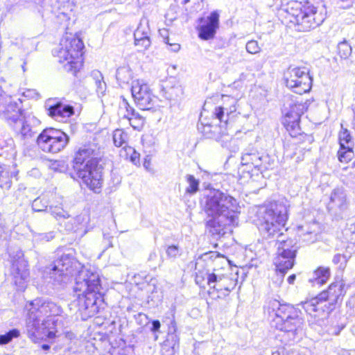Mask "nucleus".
<instances>
[{"label":"nucleus","mask_w":355,"mask_h":355,"mask_svg":"<svg viewBox=\"0 0 355 355\" xmlns=\"http://www.w3.org/2000/svg\"><path fill=\"white\" fill-rule=\"evenodd\" d=\"M267 158L266 156H262L257 152L245 153L242 155L241 163L243 165H251L260 169L263 166V160Z\"/></svg>","instance_id":"obj_25"},{"label":"nucleus","mask_w":355,"mask_h":355,"mask_svg":"<svg viewBox=\"0 0 355 355\" xmlns=\"http://www.w3.org/2000/svg\"><path fill=\"white\" fill-rule=\"evenodd\" d=\"M12 181L9 171L6 168L0 165V187L9 189L11 187Z\"/></svg>","instance_id":"obj_39"},{"label":"nucleus","mask_w":355,"mask_h":355,"mask_svg":"<svg viewBox=\"0 0 355 355\" xmlns=\"http://www.w3.org/2000/svg\"><path fill=\"white\" fill-rule=\"evenodd\" d=\"M27 94H26V96H30V97H33V94H35V92L34 91H31V90H28L27 91Z\"/></svg>","instance_id":"obj_57"},{"label":"nucleus","mask_w":355,"mask_h":355,"mask_svg":"<svg viewBox=\"0 0 355 355\" xmlns=\"http://www.w3.org/2000/svg\"><path fill=\"white\" fill-rule=\"evenodd\" d=\"M293 243L291 239L278 240L277 251L282 252V253H288L289 255L296 254V248L293 246Z\"/></svg>","instance_id":"obj_35"},{"label":"nucleus","mask_w":355,"mask_h":355,"mask_svg":"<svg viewBox=\"0 0 355 355\" xmlns=\"http://www.w3.org/2000/svg\"><path fill=\"white\" fill-rule=\"evenodd\" d=\"M286 355H305L304 353L300 352L297 349L287 350Z\"/></svg>","instance_id":"obj_53"},{"label":"nucleus","mask_w":355,"mask_h":355,"mask_svg":"<svg viewBox=\"0 0 355 355\" xmlns=\"http://www.w3.org/2000/svg\"><path fill=\"white\" fill-rule=\"evenodd\" d=\"M337 4V6L343 9H347L350 8L353 3L355 2V0H334Z\"/></svg>","instance_id":"obj_49"},{"label":"nucleus","mask_w":355,"mask_h":355,"mask_svg":"<svg viewBox=\"0 0 355 355\" xmlns=\"http://www.w3.org/2000/svg\"><path fill=\"white\" fill-rule=\"evenodd\" d=\"M98 151L94 145L84 146L75 153L73 168L78 178L91 190L100 192L102 185L101 170L98 167Z\"/></svg>","instance_id":"obj_4"},{"label":"nucleus","mask_w":355,"mask_h":355,"mask_svg":"<svg viewBox=\"0 0 355 355\" xmlns=\"http://www.w3.org/2000/svg\"><path fill=\"white\" fill-rule=\"evenodd\" d=\"M318 224L313 223L298 227L297 234L306 242H313L316 240Z\"/></svg>","instance_id":"obj_26"},{"label":"nucleus","mask_w":355,"mask_h":355,"mask_svg":"<svg viewBox=\"0 0 355 355\" xmlns=\"http://www.w3.org/2000/svg\"><path fill=\"white\" fill-rule=\"evenodd\" d=\"M20 331L17 329H12L3 334H0V345L10 343L14 338L19 337Z\"/></svg>","instance_id":"obj_41"},{"label":"nucleus","mask_w":355,"mask_h":355,"mask_svg":"<svg viewBox=\"0 0 355 355\" xmlns=\"http://www.w3.org/2000/svg\"><path fill=\"white\" fill-rule=\"evenodd\" d=\"M166 253L169 259H175L181 254V250L178 245H168L166 250Z\"/></svg>","instance_id":"obj_46"},{"label":"nucleus","mask_w":355,"mask_h":355,"mask_svg":"<svg viewBox=\"0 0 355 355\" xmlns=\"http://www.w3.org/2000/svg\"><path fill=\"white\" fill-rule=\"evenodd\" d=\"M353 157V148L349 146L344 148L340 147V149L338 151V157L340 162L347 163L352 160Z\"/></svg>","instance_id":"obj_38"},{"label":"nucleus","mask_w":355,"mask_h":355,"mask_svg":"<svg viewBox=\"0 0 355 355\" xmlns=\"http://www.w3.org/2000/svg\"><path fill=\"white\" fill-rule=\"evenodd\" d=\"M295 279H296V276H295V275H294V274H293V275H290V276L288 277L287 281H288V282L290 284H293L294 283V282H295Z\"/></svg>","instance_id":"obj_55"},{"label":"nucleus","mask_w":355,"mask_h":355,"mask_svg":"<svg viewBox=\"0 0 355 355\" xmlns=\"http://www.w3.org/2000/svg\"><path fill=\"white\" fill-rule=\"evenodd\" d=\"M309 104V101L304 102L292 101L288 104V110L285 111L282 123L292 137L300 135V117L307 110Z\"/></svg>","instance_id":"obj_12"},{"label":"nucleus","mask_w":355,"mask_h":355,"mask_svg":"<svg viewBox=\"0 0 355 355\" xmlns=\"http://www.w3.org/2000/svg\"><path fill=\"white\" fill-rule=\"evenodd\" d=\"M69 137L64 132L55 128H46L37 137L38 146L46 153H56L63 150L69 142Z\"/></svg>","instance_id":"obj_10"},{"label":"nucleus","mask_w":355,"mask_h":355,"mask_svg":"<svg viewBox=\"0 0 355 355\" xmlns=\"http://www.w3.org/2000/svg\"><path fill=\"white\" fill-rule=\"evenodd\" d=\"M112 139L115 146L131 151L132 148L128 145V135L123 129H116L112 133Z\"/></svg>","instance_id":"obj_31"},{"label":"nucleus","mask_w":355,"mask_h":355,"mask_svg":"<svg viewBox=\"0 0 355 355\" xmlns=\"http://www.w3.org/2000/svg\"><path fill=\"white\" fill-rule=\"evenodd\" d=\"M73 114L74 109L73 106L60 102L51 105L49 108V114L60 122L66 121Z\"/></svg>","instance_id":"obj_22"},{"label":"nucleus","mask_w":355,"mask_h":355,"mask_svg":"<svg viewBox=\"0 0 355 355\" xmlns=\"http://www.w3.org/2000/svg\"><path fill=\"white\" fill-rule=\"evenodd\" d=\"M240 207L237 200L227 193L211 189L205 198L204 211L209 218L207 227L213 235L232 232L238 225Z\"/></svg>","instance_id":"obj_1"},{"label":"nucleus","mask_w":355,"mask_h":355,"mask_svg":"<svg viewBox=\"0 0 355 355\" xmlns=\"http://www.w3.org/2000/svg\"><path fill=\"white\" fill-rule=\"evenodd\" d=\"M69 335V337L70 339H71L72 336H73V334L72 333H67V336Z\"/></svg>","instance_id":"obj_61"},{"label":"nucleus","mask_w":355,"mask_h":355,"mask_svg":"<svg viewBox=\"0 0 355 355\" xmlns=\"http://www.w3.org/2000/svg\"><path fill=\"white\" fill-rule=\"evenodd\" d=\"M131 111L135 112V110L130 106L128 101L123 98L120 105V114H121L123 118L129 119Z\"/></svg>","instance_id":"obj_43"},{"label":"nucleus","mask_w":355,"mask_h":355,"mask_svg":"<svg viewBox=\"0 0 355 355\" xmlns=\"http://www.w3.org/2000/svg\"><path fill=\"white\" fill-rule=\"evenodd\" d=\"M131 93L135 102L141 110H149L153 107L155 97L144 80L137 79L132 82Z\"/></svg>","instance_id":"obj_13"},{"label":"nucleus","mask_w":355,"mask_h":355,"mask_svg":"<svg viewBox=\"0 0 355 355\" xmlns=\"http://www.w3.org/2000/svg\"><path fill=\"white\" fill-rule=\"evenodd\" d=\"M161 327L160 322L157 320H153L152 322V327L150 329L151 331L153 332H157L159 330Z\"/></svg>","instance_id":"obj_50"},{"label":"nucleus","mask_w":355,"mask_h":355,"mask_svg":"<svg viewBox=\"0 0 355 355\" xmlns=\"http://www.w3.org/2000/svg\"><path fill=\"white\" fill-rule=\"evenodd\" d=\"M37 122L38 121L34 116H29L23 119H20L17 125V128L15 130L23 139L31 138L37 133V130L33 123Z\"/></svg>","instance_id":"obj_23"},{"label":"nucleus","mask_w":355,"mask_h":355,"mask_svg":"<svg viewBox=\"0 0 355 355\" xmlns=\"http://www.w3.org/2000/svg\"><path fill=\"white\" fill-rule=\"evenodd\" d=\"M170 50L173 52H178L180 49V45L178 43L169 44Z\"/></svg>","instance_id":"obj_52"},{"label":"nucleus","mask_w":355,"mask_h":355,"mask_svg":"<svg viewBox=\"0 0 355 355\" xmlns=\"http://www.w3.org/2000/svg\"><path fill=\"white\" fill-rule=\"evenodd\" d=\"M287 12L293 17L297 31H309L322 24L327 10L322 0H306L303 3L292 1L288 4Z\"/></svg>","instance_id":"obj_5"},{"label":"nucleus","mask_w":355,"mask_h":355,"mask_svg":"<svg viewBox=\"0 0 355 355\" xmlns=\"http://www.w3.org/2000/svg\"><path fill=\"white\" fill-rule=\"evenodd\" d=\"M186 180L189 186L186 189V193L190 195H193L199 190L200 182L192 175H187Z\"/></svg>","instance_id":"obj_40"},{"label":"nucleus","mask_w":355,"mask_h":355,"mask_svg":"<svg viewBox=\"0 0 355 355\" xmlns=\"http://www.w3.org/2000/svg\"><path fill=\"white\" fill-rule=\"evenodd\" d=\"M295 256V254L289 255L288 253H282V252L277 251L276 256L274 258L273 261L276 267L277 272L282 275V279H283L284 274L293 267Z\"/></svg>","instance_id":"obj_21"},{"label":"nucleus","mask_w":355,"mask_h":355,"mask_svg":"<svg viewBox=\"0 0 355 355\" xmlns=\"http://www.w3.org/2000/svg\"><path fill=\"white\" fill-rule=\"evenodd\" d=\"M116 78L120 84H128L132 78V72L129 66H123L117 69Z\"/></svg>","instance_id":"obj_33"},{"label":"nucleus","mask_w":355,"mask_h":355,"mask_svg":"<svg viewBox=\"0 0 355 355\" xmlns=\"http://www.w3.org/2000/svg\"><path fill=\"white\" fill-rule=\"evenodd\" d=\"M339 143L340 147H351L354 148V141L349 132L347 129H343L339 133Z\"/></svg>","instance_id":"obj_42"},{"label":"nucleus","mask_w":355,"mask_h":355,"mask_svg":"<svg viewBox=\"0 0 355 355\" xmlns=\"http://www.w3.org/2000/svg\"><path fill=\"white\" fill-rule=\"evenodd\" d=\"M222 98L224 105L216 107L214 114L220 121L227 123L229 114L234 112L236 110V100L233 97L226 95H223Z\"/></svg>","instance_id":"obj_20"},{"label":"nucleus","mask_w":355,"mask_h":355,"mask_svg":"<svg viewBox=\"0 0 355 355\" xmlns=\"http://www.w3.org/2000/svg\"><path fill=\"white\" fill-rule=\"evenodd\" d=\"M343 286L340 282H334L329 285L327 290L318 295L319 300L324 304L321 306L323 312L329 313L335 309L336 304L343 295Z\"/></svg>","instance_id":"obj_16"},{"label":"nucleus","mask_w":355,"mask_h":355,"mask_svg":"<svg viewBox=\"0 0 355 355\" xmlns=\"http://www.w3.org/2000/svg\"><path fill=\"white\" fill-rule=\"evenodd\" d=\"M54 238L53 232L49 233H33V241L34 242L49 241Z\"/></svg>","instance_id":"obj_44"},{"label":"nucleus","mask_w":355,"mask_h":355,"mask_svg":"<svg viewBox=\"0 0 355 355\" xmlns=\"http://www.w3.org/2000/svg\"><path fill=\"white\" fill-rule=\"evenodd\" d=\"M164 42L169 46V44H172L170 41V39L168 37H166V38H164Z\"/></svg>","instance_id":"obj_59"},{"label":"nucleus","mask_w":355,"mask_h":355,"mask_svg":"<svg viewBox=\"0 0 355 355\" xmlns=\"http://www.w3.org/2000/svg\"><path fill=\"white\" fill-rule=\"evenodd\" d=\"M245 49L247 52L250 54H257L261 51V47L256 40L248 41L245 45Z\"/></svg>","instance_id":"obj_47"},{"label":"nucleus","mask_w":355,"mask_h":355,"mask_svg":"<svg viewBox=\"0 0 355 355\" xmlns=\"http://www.w3.org/2000/svg\"><path fill=\"white\" fill-rule=\"evenodd\" d=\"M10 256L13 259L11 273L14 283L18 290L22 291L25 288L29 277L27 262L24 259L23 252L21 250L17 252L15 257L11 254Z\"/></svg>","instance_id":"obj_15"},{"label":"nucleus","mask_w":355,"mask_h":355,"mask_svg":"<svg viewBox=\"0 0 355 355\" xmlns=\"http://www.w3.org/2000/svg\"><path fill=\"white\" fill-rule=\"evenodd\" d=\"M219 15L217 12H212L207 17L205 24L200 26L198 28V36L204 40H208L214 37L216 29L218 27Z\"/></svg>","instance_id":"obj_19"},{"label":"nucleus","mask_w":355,"mask_h":355,"mask_svg":"<svg viewBox=\"0 0 355 355\" xmlns=\"http://www.w3.org/2000/svg\"><path fill=\"white\" fill-rule=\"evenodd\" d=\"M287 219L288 209L282 202H271L259 211V229L268 236H281Z\"/></svg>","instance_id":"obj_8"},{"label":"nucleus","mask_w":355,"mask_h":355,"mask_svg":"<svg viewBox=\"0 0 355 355\" xmlns=\"http://www.w3.org/2000/svg\"><path fill=\"white\" fill-rule=\"evenodd\" d=\"M83 48L84 44L80 38L67 33L53 51V54L59 62L64 63L63 67L67 71L76 74L82 67Z\"/></svg>","instance_id":"obj_7"},{"label":"nucleus","mask_w":355,"mask_h":355,"mask_svg":"<svg viewBox=\"0 0 355 355\" xmlns=\"http://www.w3.org/2000/svg\"><path fill=\"white\" fill-rule=\"evenodd\" d=\"M89 221V216L86 214H80L76 217L70 218L63 224L64 229L68 232H77L83 230Z\"/></svg>","instance_id":"obj_24"},{"label":"nucleus","mask_w":355,"mask_h":355,"mask_svg":"<svg viewBox=\"0 0 355 355\" xmlns=\"http://www.w3.org/2000/svg\"><path fill=\"white\" fill-rule=\"evenodd\" d=\"M148 164H149V163H147L146 162H144V166L146 168H147Z\"/></svg>","instance_id":"obj_62"},{"label":"nucleus","mask_w":355,"mask_h":355,"mask_svg":"<svg viewBox=\"0 0 355 355\" xmlns=\"http://www.w3.org/2000/svg\"><path fill=\"white\" fill-rule=\"evenodd\" d=\"M150 29L148 21L142 19L134 33L135 45L139 49V51H145L150 46Z\"/></svg>","instance_id":"obj_18"},{"label":"nucleus","mask_w":355,"mask_h":355,"mask_svg":"<svg viewBox=\"0 0 355 355\" xmlns=\"http://www.w3.org/2000/svg\"><path fill=\"white\" fill-rule=\"evenodd\" d=\"M80 263L69 254H64L57 260L53 266L44 272L46 282L54 286H64L76 272Z\"/></svg>","instance_id":"obj_9"},{"label":"nucleus","mask_w":355,"mask_h":355,"mask_svg":"<svg viewBox=\"0 0 355 355\" xmlns=\"http://www.w3.org/2000/svg\"><path fill=\"white\" fill-rule=\"evenodd\" d=\"M284 79L286 87L296 94L306 93L312 86V78L306 67H289L284 73Z\"/></svg>","instance_id":"obj_11"},{"label":"nucleus","mask_w":355,"mask_h":355,"mask_svg":"<svg viewBox=\"0 0 355 355\" xmlns=\"http://www.w3.org/2000/svg\"><path fill=\"white\" fill-rule=\"evenodd\" d=\"M47 207L46 201L43 200L41 198L35 199L32 203V208L35 211H48Z\"/></svg>","instance_id":"obj_45"},{"label":"nucleus","mask_w":355,"mask_h":355,"mask_svg":"<svg viewBox=\"0 0 355 355\" xmlns=\"http://www.w3.org/2000/svg\"><path fill=\"white\" fill-rule=\"evenodd\" d=\"M21 116V109L17 102H12L11 97L6 95L0 87V117L17 129L18 121Z\"/></svg>","instance_id":"obj_14"},{"label":"nucleus","mask_w":355,"mask_h":355,"mask_svg":"<svg viewBox=\"0 0 355 355\" xmlns=\"http://www.w3.org/2000/svg\"><path fill=\"white\" fill-rule=\"evenodd\" d=\"M353 112H354V117H353V120H352V125H353V128L355 130V107L353 108Z\"/></svg>","instance_id":"obj_58"},{"label":"nucleus","mask_w":355,"mask_h":355,"mask_svg":"<svg viewBox=\"0 0 355 355\" xmlns=\"http://www.w3.org/2000/svg\"><path fill=\"white\" fill-rule=\"evenodd\" d=\"M204 279H205V278H204L202 272H199V273L196 274V282L197 284H199L200 286H202Z\"/></svg>","instance_id":"obj_51"},{"label":"nucleus","mask_w":355,"mask_h":355,"mask_svg":"<svg viewBox=\"0 0 355 355\" xmlns=\"http://www.w3.org/2000/svg\"><path fill=\"white\" fill-rule=\"evenodd\" d=\"M354 252V244H353V245L347 244L345 246V252L343 254H336L333 257L332 261L334 264L338 265L339 268L344 269L347 265L349 259L351 257L352 254Z\"/></svg>","instance_id":"obj_28"},{"label":"nucleus","mask_w":355,"mask_h":355,"mask_svg":"<svg viewBox=\"0 0 355 355\" xmlns=\"http://www.w3.org/2000/svg\"><path fill=\"white\" fill-rule=\"evenodd\" d=\"M270 313L274 318L271 326L282 331L291 333L294 336L302 333L304 320L300 317V311L289 304H281L277 300L270 302Z\"/></svg>","instance_id":"obj_6"},{"label":"nucleus","mask_w":355,"mask_h":355,"mask_svg":"<svg viewBox=\"0 0 355 355\" xmlns=\"http://www.w3.org/2000/svg\"><path fill=\"white\" fill-rule=\"evenodd\" d=\"M344 235L346 237H350L349 239H346L349 245H355V223L352 225L348 230H345L344 232Z\"/></svg>","instance_id":"obj_48"},{"label":"nucleus","mask_w":355,"mask_h":355,"mask_svg":"<svg viewBox=\"0 0 355 355\" xmlns=\"http://www.w3.org/2000/svg\"><path fill=\"white\" fill-rule=\"evenodd\" d=\"M62 312L60 306L51 301L37 298L29 303L26 329L32 339H52L56 330L53 317Z\"/></svg>","instance_id":"obj_2"},{"label":"nucleus","mask_w":355,"mask_h":355,"mask_svg":"<svg viewBox=\"0 0 355 355\" xmlns=\"http://www.w3.org/2000/svg\"><path fill=\"white\" fill-rule=\"evenodd\" d=\"M337 51L341 59H347L352 54V49L348 42L345 40L338 43Z\"/></svg>","instance_id":"obj_37"},{"label":"nucleus","mask_w":355,"mask_h":355,"mask_svg":"<svg viewBox=\"0 0 355 355\" xmlns=\"http://www.w3.org/2000/svg\"><path fill=\"white\" fill-rule=\"evenodd\" d=\"M287 349L282 348L272 353V355H286Z\"/></svg>","instance_id":"obj_54"},{"label":"nucleus","mask_w":355,"mask_h":355,"mask_svg":"<svg viewBox=\"0 0 355 355\" xmlns=\"http://www.w3.org/2000/svg\"><path fill=\"white\" fill-rule=\"evenodd\" d=\"M48 211L59 223L60 225H62L64 222H66V220L70 218L69 211L63 208L61 203L55 205H49Z\"/></svg>","instance_id":"obj_27"},{"label":"nucleus","mask_w":355,"mask_h":355,"mask_svg":"<svg viewBox=\"0 0 355 355\" xmlns=\"http://www.w3.org/2000/svg\"><path fill=\"white\" fill-rule=\"evenodd\" d=\"M207 284L214 289L218 291H225L224 295L228 293L234 288L236 282L233 279L224 275H217L215 273H206Z\"/></svg>","instance_id":"obj_17"},{"label":"nucleus","mask_w":355,"mask_h":355,"mask_svg":"<svg viewBox=\"0 0 355 355\" xmlns=\"http://www.w3.org/2000/svg\"><path fill=\"white\" fill-rule=\"evenodd\" d=\"M101 288L100 277L96 272L85 268L78 272L74 286L78 297L74 303L83 318L92 317L98 313Z\"/></svg>","instance_id":"obj_3"},{"label":"nucleus","mask_w":355,"mask_h":355,"mask_svg":"<svg viewBox=\"0 0 355 355\" xmlns=\"http://www.w3.org/2000/svg\"><path fill=\"white\" fill-rule=\"evenodd\" d=\"M42 348L44 350H47L49 349V346L48 345H42Z\"/></svg>","instance_id":"obj_60"},{"label":"nucleus","mask_w":355,"mask_h":355,"mask_svg":"<svg viewBox=\"0 0 355 355\" xmlns=\"http://www.w3.org/2000/svg\"><path fill=\"white\" fill-rule=\"evenodd\" d=\"M330 269L328 267H318L313 272V277L309 282L313 285H322L325 284L330 277Z\"/></svg>","instance_id":"obj_29"},{"label":"nucleus","mask_w":355,"mask_h":355,"mask_svg":"<svg viewBox=\"0 0 355 355\" xmlns=\"http://www.w3.org/2000/svg\"><path fill=\"white\" fill-rule=\"evenodd\" d=\"M329 207L343 209L346 207V195L345 192L340 189H335L330 198Z\"/></svg>","instance_id":"obj_30"},{"label":"nucleus","mask_w":355,"mask_h":355,"mask_svg":"<svg viewBox=\"0 0 355 355\" xmlns=\"http://www.w3.org/2000/svg\"><path fill=\"white\" fill-rule=\"evenodd\" d=\"M130 125L135 129L140 130L145 123V118L140 115L138 112L131 111L130 116H129Z\"/></svg>","instance_id":"obj_36"},{"label":"nucleus","mask_w":355,"mask_h":355,"mask_svg":"<svg viewBox=\"0 0 355 355\" xmlns=\"http://www.w3.org/2000/svg\"><path fill=\"white\" fill-rule=\"evenodd\" d=\"M92 76L94 80L96 90L98 95H103L106 91V84L103 80L101 73L98 71H94Z\"/></svg>","instance_id":"obj_34"},{"label":"nucleus","mask_w":355,"mask_h":355,"mask_svg":"<svg viewBox=\"0 0 355 355\" xmlns=\"http://www.w3.org/2000/svg\"><path fill=\"white\" fill-rule=\"evenodd\" d=\"M300 304L304 311L310 315L320 310L322 311L321 306H324L320 300H319L318 295L309 300L302 302Z\"/></svg>","instance_id":"obj_32"},{"label":"nucleus","mask_w":355,"mask_h":355,"mask_svg":"<svg viewBox=\"0 0 355 355\" xmlns=\"http://www.w3.org/2000/svg\"><path fill=\"white\" fill-rule=\"evenodd\" d=\"M133 155L131 156V159L133 162L136 161V159L138 158V154L132 149Z\"/></svg>","instance_id":"obj_56"}]
</instances>
